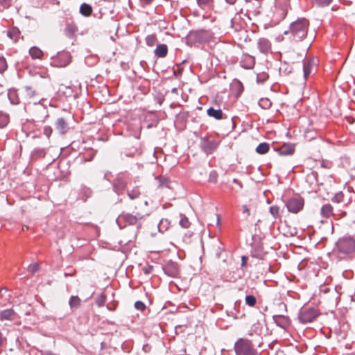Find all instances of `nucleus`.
I'll return each instance as SVG.
<instances>
[{"instance_id":"11","label":"nucleus","mask_w":355,"mask_h":355,"mask_svg":"<svg viewBox=\"0 0 355 355\" xmlns=\"http://www.w3.org/2000/svg\"><path fill=\"white\" fill-rule=\"evenodd\" d=\"M240 64L243 68L247 69H251L254 67L255 58H254V57H253L249 54L244 53L242 55L241 60L240 61Z\"/></svg>"},{"instance_id":"6","label":"nucleus","mask_w":355,"mask_h":355,"mask_svg":"<svg viewBox=\"0 0 355 355\" xmlns=\"http://www.w3.org/2000/svg\"><path fill=\"white\" fill-rule=\"evenodd\" d=\"M289 212L298 213L304 207V200L301 198H292L286 202Z\"/></svg>"},{"instance_id":"53","label":"nucleus","mask_w":355,"mask_h":355,"mask_svg":"<svg viewBox=\"0 0 355 355\" xmlns=\"http://www.w3.org/2000/svg\"><path fill=\"white\" fill-rule=\"evenodd\" d=\"M226 313L228 316H232L234 320L236 319L237 318V315H236V313H235L234 311H228L227 310L226 311Z\"/></svg>"},{"instance_id":"10","label":"nucleus","mask_w":355,"mask_h":355,"mask_svg":"<svg viewBox=\"0 0 355 355\" xmlns=\"http://www.w3.org/2000/svg\"><path fill=\"white\" fill-rule=\"evenodd\" d=\"M230 95L237 98L243 92V85L239 80L234 79L230 84Z\"/></svg>"},{"instance_id":"14","label":"nucleus","mask_w":355,"mask_h":355,"mask_svg":"<svg viewBox=\"0 0 355 355\" xmlns=\"http://www.w3.org/2000/svg\"><path fill=\"white\" fill-rule=\"evenodd\" d=\"M273 320L277 326L283 329L287 328L290 324L289 318L284 315H273Z\"/></svg>"},{"instance_id":"13","label":"nucleus","mask_w":355,"mask_h":355,"mask_svg":"<svg viewBox=\"0 0 355 355\" xmlns=\"http://www.w3.org/2000/svg\"><path fill=\"white\" fill-rule=\"evenodd\" d=\"M257 46L262 53H268L271 50L270 42L264 37L259 38L257 41Z\"/></svg>"},{"instance_id":"27","label":"nucleus","mask_w":355,"mask_h":355,"mask_svg":"<svg viewBox=\"0 0 355 355\" xmlns=\"http://www.w3.org/2000/svg\"><path fill=\"white\" fill-rule=\"evenodd\" d=\"M80 12L85 17H89L92 12V7L86 3H83L80 6Z\"/></svg>"},{"instance_id":"22","label":"nucleus","mask_w":355,"mask_h":355,"mask_svg":"<svg viewBox=\"0 0 355 355\" xmlns=\"http://www.w3.org/2000/svg\"><path fill=\"white\" fill-rule=\"evenodd\" d=\"M36 112L40 115L35 116V119L40 122H44L46 119L49 116L48 110L45 107H37Z\"/></svg>"},{"instance_id":"5","label":"nucleus","mask_w":355,"mask_h":355,"mask_svg":"<svg viewBox=\"0 0 355 355\" xmlns=\"http://www.w3.org/2000/svg\"><path fill=\"white\" fill-rule=\"evenodd\" d=\"M319 314L318 310L315 308L302 309L298 314V320L302 324L312 322Z\"/></svg>"},{"instance_id":"40","label":"nucleus","mask_w":355,"mask_h":355,"mask_svg":"<svg viewBox=\"0 0 355 355\" xmlns=\"http://www.w3.org/2000/svg\"><path fill=\"white\" fill-rule=\"evenodd\" d=\"M106 301V297L105 295H100L96 300V303L98 306H103Z\"/></svg>"},{"instance_id":"49","label":"nucleus","mask_w":355,"mask_h":355,"mask_svg":"<svg viewBox=\"0 0 355 355\" xmlns=\"http://www.w3.org/2000/svg\"><path fill=\"white\" fill-rule=\"evenodd\" d=\"M153 270V267L152 266H147L143 268V271L145 274L148 275L151 273Z\"/></svg>"},{"instance_id":"26","label":"nucleus","mask_w":355,"mask_h":355,"mask_svg":"<svg viewBox=\"0 0 355 355\" xmlns=\"http://www.w3.org/2000/svg\"><path fill=\"white\" fill-rule=\"evenodd\" d=\"M29 54L33 59H41L44 53L38 47L33 46L29 50Z\"/></svg>"},{"instance_id":"48","label":"nucleus","mask_w":355,"mask_h":355,"mask_svg":"<svg viewBox=\"0 0 355 355\" xmlns=\"http://www.w3.org/2000/svg\"><path fill=\"white\" fill-rule=\"evenodd\" d=\"M135 307L137 310L144 311L146 309V305L141 301H137L135 303Z\"/></svg>"},{"instance_id":"51","label":"nucleus","mask_w":355,"mask_h":355,"mask_svg":"<svg viewBox=\"0 0 355 355\" xmlns=\"http://www.w3.org/2000/svg\"><path fill=\"white\" fill-rule=\"evenodd\" d=\"M316 176H317V173L312 172L310 174H308L306 175V178H307V180H310L311 181L313 182L314 180H316Z\"/></svg>"},{"instance_id":"20","label":"nucleus","mask_w":355,"mask_h":355,"mask_svg":"<svg viewBox=\"0 0 355 355\" xmlns=\"http://www.w3.org/2000/svg\"><path fill=\"white\" fill-rule=\"evenodd\" d=\"M320 214L325 218H328L333 216V207L330 204L324 205L320 209Z\"/></svg>"},{"instance_id":"31","label":"nucleus","mask_w":355,"mask_h":355,"mask_svg":"<svg viewBox=\"0 0 355 355\" xmlns=\"http://www.w3.org/2000/svg\"><path fill=\"white\" fill-rule=\"evenodd\" d=\"M279 1L276 2L275 5V12H279V15L281 18H284L287 14L286 6L284 5L282 8H279Z\"/></svg>"},{"instance_id":"19","label":"nucleus","mask_w":355,"mask_h":355,"mask_svg":"<svg viewBox=\"0 0 355 355\" xmlns=\"http://www.w3.org/2000/svg\"><path fill=\"white\" fill-rule=\"evenodd\" d=\"M223 120H225L223 121V126H225L223 132L227 135L234 128L236 124L232 116L229 117L223 116Z\"/></svg>"},{"instance_id":"8","label":"nucleus","mask_w":355,"mask_h":355,"mask_svg":"<svg viewBox=\"0 0 355 355\" xmlns=\"http://www.w3.org/2000/svg\"><path fill=\"white\" fill-rule=\"evenodd\" d=\"M317 60L314 58H309L303 62V76L306 80L313 71L316 70Z\"/></svg>"},{"instance_id":"12","label":"nucleus","mask_w":355,"mask_h":355,"mask_svg":"<svg viewBox=\"0 0 355 355\" xmlns=\"http://www.w3.org/2000/svg\"><path fill=\"white\" fill-rule=\"evenodd\" d=\"M55 127L61 135H65L69 129L68 123L62 117L57 119L55 123Z\"/></svg>"},{"instance_id":"4","label":"nucleus","mask_w":355,"mask_h":355,"mask_svg":"<svg viewBox=\"0 0 355 355\" xmlns=\"http://www.w3.org/2000/svg\"><path fill=\"white\" fill-rule=\"evenodd\" d=\"M236 355H256L257 352L248 340L240 338L234 345Z\"/></svg>"},{"instance_id":"45","label":"nucleus","mask_w":355,"mask_h":355,"mask_svg":"<svg viewBox=\"0 0 355 355\" xmlns=\"http://www.w3.org/2000/svg\"><path fill=\"white\" fill-rule=\"evenodd\" d=\"M241 211H242V214H243V215L244 216V218L247 219L250 216V209L247 207V205H243L241 207Z\"/></svg>"},{"instance_id":"54","label":"nucleus","mask_w":355,"mask_h":355,"mask_svg":"<svg viewBox=\"0 0 355 355\" xmlns=\"http://www.w3.org/2000/svg\"><path fill=\"white\" fill-rule=\"evenodd\" d=\"M248 257L245 256H243L241 257V266L242 267H245L247 264Z\"/></svg>"},{"instance_id":"1","label":"nucleus","mask_w":355,"mask_h":355,"mask_svg":"<svg viewBox=\"0 0 355 355\" xmlns=\"http://www.w3.org/2000/svg\"><path fill=\"white\" fill-rule=\"evenodd\" d=\"M309 26V22L306 19L300 18L290 24L289 29L284 34L290 35V38L295 42H300L306 37Z\"/></svg>"},{"instance_id":"58","label":"nucleus","mask_w":355,"mask_h":355,"mask_svg":"<svg viewBox=\"0 0 355 355\" xmlns=\"http://www.w3.org/2000/svg\"><path fill=\"white\" fill-rule=\"evenodd\" d=\"M144 206H145V207H146V206L148 205V202H147V200H144Z\"/></svg>"},{"instance_id":"25","label":"nucleus","mask_w":355,"mask_h":355,"mask_svg":"<svg viewBox=\"0 0 355 355\" xmlns=\"http://www.w3.org/2000/svg\"><path fill=\"white\" fill-rule=\"evenodd\" d=\"M207 113L209 116L216 119L218 120L222 119V110L220 109H214L211 107L207 110Z\"/></svg>"},{"instance_id":"42","label":"nucleus","mask_w":355,"mask_h":355,"mask_svg":"<svg viewBox=\"0 0 355 355\" xmlns=\"http://www.w3.org/2000/svg\"><path fill=\"white\" fill-rule=\"evenodd\" d=\"M259 105L263 108L267 109L271 106V102L267 98H262L259 101Z\"/></svg>"},{"instance_id":"21","label":"nucleus","mask_w":355,"mask_h":355,"mask_svg":"<svg viewBox=\"0 0 355 355\" xmlns=\"http://www.w3.org/2000/svg\"><path fill=\"white\" fill-rule=\"evenodd\" d=\"M154 52L158 58H164L167 55L168 47L166 44H157Z\"/></svg>"},{"instance_id":"23","label":"nucleus","mask_w":355,"mask_h":355,"mask_svg":"<svg viewBox=\"0 0 355 355\" xmlns=\"http://www.w3.org/2000/svg\"><path fill=\"white\" fill-rule=\"evenodd\" d=\"M127 194L130 199L135 200L139 198V197L141 195V193L140 191L139 187L137 186L131 189H128L127 190Z\"/></svg>"},{"instance_id":"59","label":"nucleus","mask_w":355,"mask_h":355,"mask_svg":"<svg viewBox=\"0 0 355 355\" xmlns=\"http://www.w3.org/2000/svg\"><path fill=\"white\" fill-rule=\"evenodd\" d=\"M176 92H177V89L176 88H173L172 89V92L175 93Z\"/></svg>"},{"instance_id":"34","label":"nucleus","mask_w":355,"mask_h":355,"mask_svg":"<svg viewBox=\"0 0 355 355\" xmlns=\"http://www.w3.org/2000/svg\"><path fill=\"white\" fill-rule=\"evenodd\" d=\"M245 304L249 306L253 307L257 303V299L254 295H248L245 296Z\"/></svg>"},{"instance_id":"3","label":"nucleus","mask_w":355,"mask_h":355,"mask_svg":"<svg viewBox=\"0 0 355 355\" xmlns=\"http://www.w3.org/2000/svg\"><path fill=\"white\" fill-rule=\"evenodd\" d=\"M144 214L140 212H137L135 215L123 212L116 219V223L120 229L124 228L126 225H135L138 229L141 226L140 220L144 218Z\"/></svg>"},{"instance_id":"55","label":"nucleus","mask_w":355,"mask_h":355,"mask_svg":"<svg viewBox=\"0 0 355 355\" xmlns=\"http://www.w3.org/2000/svg\"><path fill=\"white\" fill-rule=\"evenodd\" d=\"M144 4H150L153 0H140Z\"/></svg>"},{"instance_id":"61","label":"nucleus","mask_w":355,"mask_h":355,"mask_svg":"<svg viewBox=\"0 0 355 355\" xmlns=\"http://www.w3.org/2000/svg\"><path fill=\"white\" fill-rule=\"evenodd\" d=\"M233 181H234V182H237V180H236V179H234V180H233Z\"/></svg>"},{"instance_id":"17","label":"nucleus","mask_w":355,"mask_h":355,"mask_svg":"<svg viewBox=\"0 0 355 355\" xmlns=\"http://www.w3.org/2000/svg\"><path fill=\"white\" fill-rule=\"evenodd\" d=\"M17 313L12 309H6L0 312V320H14L17 318Z\"/></svg>"},{"instance_id":"36","label":"nucleus","mask_w":355,"mask_h":355,"mask_svg":"<svg viewBox=\"0 0 355 355\" xmlns=\"http://www.w3.org/2000/svg\"><path fill=\"white\" fill-rule=\"evenodd\" d=\"M25 94L29 98L34 97L36 95V91L33 89L31 87L26 86L24 87Z\"/></svg>"},{"instance_id":"15","label":"nucleus","mask_w":355,"mask_h":355,"mask_svg":"<svg viewBox=\"0 0 355 355\" xmlns=\"http://www.w3.org/2000/svg\"><path fill=\"white\" fill-rule=\"evenodd\" d=\"M277 150L280 155H291L295 152V145L289 143L284 144Z\"/></svg>"},{"instance_id":"29","label":"nucleus","mask_w":355,"mask_h":355,"mask_svg":"<svg viewBox=\"0 0 355 355\" xmlns=\"http://www.w3.org/2000/svg\"><path fill=\"white\" fill-rule=\"evenodd\" d=\"M270 149V144L266 142L261 143L256 148V152L258 154L263 155L268 152Z\"/></svg>"},{"instance_id":"47","label":"nucleus","mask_w":355,"mask_h":355,"mask_svg":"<svg viewBox=\"0 0 355 355\" xmlns=\"http://www.w3.org/2000/svg\"><path fill=\"white\" fill-rule=\"evenodd\" d=\"M52 132L53 129L51 126L46 125L44 127L43 133L47 138L51 137Z\"/></svg>"},{"instance_id":"39","label":"nucleus","mask_w":355,"mask_h":355,"mask_svg":"<svg viewBox=\"0 0 355 355\" xmlns=\"http://www.w3.org/2000/svg\"><path fill=\"white\" fill-rule=\"evenodd\" d=\"M12 0H0V10L2 11L10 6Z\"/></svg>"},{"instance_id":"38","label":"nucleus","mask_w":355,"mask_h":355,"mask_svg":"<svg viewBox=\"0 0 355 355\" xmlns=\"http://www.w3.org/2000/svg\"><path fill=\"white\" fill-rule=\"evenodd\" d=\"M180 225L184 228H188L190 225V222L187 217L185 216L181 215V218L180 220Z\"/></svg>"},{"instance_id":"50","label":"nucleus","mask_w":355,"mask_h":355,"mask_svg":"<svg viewBox=\"0 0 355 355\" xmlns=\"http://www.w3.org/2000/svg\"><path fill=\"white\" fill-rule=\"evenodd\" d=\"M216 178H217V175H216V172H214V171L211 172L209 174V182H216Z\"/></svg>"},{"instance_id":"37","label":"nucleus","mask_w":355,"mask_h":355,"mask_svg":"<svg viewBox=\"0 0 355 355\" xmlns=\"http://www.w3.org/2000/svg\"><path fill=\"white\" fill-rule=\"evenodd\" d=\"M168 221L167 219H162L158 225V227L160 232L166 231L168 228Z\"/></svg>"},{"instance_id":"33","label":"nucleus","mask_w":355,"mask_h":355,"mask_svg":"<svg viewBox=\"0 0 355 355\" xmlns=\"http://www.w3.org/2000/svg\"><path fill=\"white\" fill-rule=\"evenodd\" d=\"M270 214L273 216L275 219L280 218L279 215V207L277 205L271 206L269 208Z\"/></svg>"},{"instance_id":"60","label":"nucleus","mask_w":355,"mask_h":355,"mask_svg":"<svg viewBox=\"0 0 355 355\" xmlns=\"http://www.w3.org/2000/svg\"><path fill=\"white\" fill-rule=\"evenodd\" d=\"M219 221H220V217H219V216H218V222H219Z\"/></svg>"},{"instance_id":"57","label":"nucleus","mask_w":355,"mask_h":355,"mask_svg":"<svg viewBox=\"0 0 355 355\" xmlns=\"http://www.w3.org/2000/svg\"><path fill=\"white\" fill-rule=\"evenodd\" d=\"M229 4H234L236 0H225Z\"/></svg>"},{"instance_id":"16","label":"nucleus","mask_w":355,"mask_h":355,"mask_svg":"<svg viewBox=\"0 0 355 355\" xmlns=\"http://www.w3.org/2000/svg\"><path fill=\"white\" fill-rule=\"evenodd\" d=\"M127 186L125 180L122 178H116L114 180L113 187L116 193L118 194L122 193Z\"/></svg>"},{"instance_id":"41","label":"nucleus","mask_w":355,"mask_h":355,"mask_svg":"<svg viewBox=\"0 0 355 355\" xmlns=\"http://www.w3.org/2000/svg\"><path fill=\"white\" fill-rule=\"evenodd\" d=\"M344 198V195L342 192L336 193L334 196L332 198V201L334 202H343Z\"/></svg>"},{"instance_id":"43","label":"nucleus","mask_w":355,"mask_h":355,"mask_svg":"<svg viewBox=\"0 0 355 355\" xmlns=\"http://www.w3.org/2000/svg\"><path fill=\"white\" fill-rule=\"evenodd\" d=\"M318 6L324 7L329 6L332 0H313Z\"/></svg>"},{"instance_id":"35","label":"nucleus","mask_w":355,"mask_h":355,"mask_svg":"<svg viewBox=\"0 0 355 355\" xmlns=\"http://www.w3.org/2000/svg\"><path fill=\"white\" fill-rule=\"evenodd\" d=\"M146 44L149 46H153L157 42V37L155 35H149L146 37Z\"/></svg>"},{"instance_id":"56","label":"nucleus","mask_w":355,"mask_h":355,"mask_svg":"<svg viewBox=\"0 0 355 355\" xmlns=\"http://www.w3.org/2000/svg\"><path fill=\"white\" fill-rule=\"evenodd\" d=\"M3 291H5V293H6V292H7V289H6V288H2L1 289V291H0V294H1V297H3Z\"/></svg>"},{"instance_id":"30","label":"nucleus","mask_w":355,"mask_h":355,"mask_svg":"<svg viewBox=\"0 0 355 355\" xmlns=\"http://www.w3.org/2000/svg\"><path fill=\"white\" fill-rule=\"evenodd\" d=\"M20 31L18 28L12 27L11 28L8 33V35L12 40L17 41L19 37Z\"/></svg>"},{"instance_id":"24","label":"nucleus","mask_w":355,"mask_h":355,"mask_svg":"<svg viewBox=\"0 0 355 355\" xmlns=\"http://www.w3.org/2000/svg\"><path fill=\"white\" fill-rule=\"evenodd\" d=\"M77 31L78 28L74 24H67L64 29V33L69 38H73Z\"/></svg>"},{"instance_id":"2","label":"nucleus","mask_w":355,"mask_h":355,"mask_svg":"<svg viewBox=\"0 0 355 355\" xmlns=\"http://www.w3.org/2000/svg\"><path fill=\"white\" fill-rule=\"evenodd\" d=\"M334 251L341 258L353 254L355 252V239L352 236H344L336 243Z\"/></svg>"},{"instance_id":"52","label":"nucleus","mask_w":355,"mask_h":355,"mask_svg":"<svg viewBox=\"0 0 355 355\" xmlns=\"http://www.w3.org/2000/svg\"><path fill=\"white\" fill-rule=\"evenodd\" d=\"M212 0H197V3L200 6L209 4Z\"/></svg>"},{"instance_id":"44","label":"nucleus","mask_w":355,"mask_h":355,"mask_svg":"<svg viewBox=\"0 0 355 355\" xmlns=\"http://www.w3.org/2000/svg\"><path fill=\"white\" fill-rule=\"evenodd\" d=\"M39 270V265L37 263L30 264L28 266V271L31 274H34Z\"/></svg>"},{"instance_id":"9","label":"nucleus","mask_w":355,"mask_h":355,"mask_svg":"<svg viewBox=\"0 0 355 355\" xmlns=\"http://www.w3.org/2000/svg\"><path fill=\"white\" fill-rule=\"evenodd\" d=\"M71 60V56L69 52L64 51L59 53L55 58L53 60V62L56 67H65L67 66Z\"/></svg>"},{"instance_id":"18","label":"nucleus","mask_w":355,"mask_h":355,"mask_svg":"<svg viewBox=\"0 0 355 355\" xmlns=\"http://www.w3.org/2000/svg\"><path fill=\"white\" fill-rule=\"evenodd\" d=\"M164 272L170 277H175L178 275V266L174 263H168L164 267Z\"/></svg>"},{"instance_id":"46","label":"nucleus","mask_w":355,"mask_h":355,"mask_svg":"<svg viewBox=\"0 0 355 355\" xmlns=\"http://www.w3.org/2000/svg\"><path fill=\"white\" fill-rule=\"evenodd\" d=\"M7 69L6 60L4 58L0 57V73H3Z\"/></svg>"},{"instance_id":"28","label":"nucleus","mask_w":355,"mask_h":355,"mask_svg":"<svg viewBox=\"0 0 355 355\" xmlns=\"http://www.w3.org/2000/svg\"><path fill=\"white\" fill-rule=\"evenodd\" d=\"M81 304V300L78 296H71L69 301V304L71 310L78 309Z\"/></svg>"},{"instance_id":"32","label":"nucleus","mask_w":355,"mask_h":355,"mask_svg":"<svg viewBox=\"0 0 355 355\" xmlns=\"http://www.w3.org/2000/svg\"><path fill=\"white\" fill-rule=\"evenodd\" d=\"M9 121V116L6 113L0 112V128L5 127Z\"/></svg>"},{"instance_id":"7","label":"nucleus","mask_w":355,"mask_h":355,"mask_svg":"<svg viewBox=\"0 0 355 355\" xmlns=\"http://www.w3.org/2000/svg\"><path fill=\"white\" fill-rule=\"evenodd\" d=\"M219 145V141H216L211 137L202 138L200 141V148L207 154L211 153Z\"/></svg>"}]
</instances>
